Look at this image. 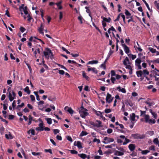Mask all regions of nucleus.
Returning a JSON list of instances; mask_svg holds the SVG:
<instances>
[{"instance_id":"nucleus-1","label":"nucleus","mask_w":159,"mask_h":159,"mask_svg":"<svg viewBox=\"0 0 159 159\" xmlns=\"http://www.w3.org/2000/svg\"><path fill=\"white\" fill-rule=\"evenodd\" d=\"M123 63L124 65L126 66L125 68L126 69H129L130 70L129 71V74H132V69L131 66H130V63L127 57H126L124 60Z\"/></svg>"},{"instance_id":"nucleus-2","label":"nucleus","mask_w":159,"mask_h":159,"mask_svg":"<svg viewBox=\"0 0 159 159\" xmlns=\"http://www.w3.org/2000/svg\"><path fill=\"white\" fill-rule=\"evenodd\" d=\"M46 50V51L43 52L45 57L48 59L49 58L51 59H52L53 58V55L51 50L48 48H47Z\"/></svg>"},{"instance_id":"nucleus-3","label":"nucleus","mask_w":159,"mask_h":159,"mask_svg":"<svg viewBox=\"0 0 159 159\" xmlns=\"http://www.w3.org/2000/svg\"><path fill=\"white\" fill-rule=\"evenodd\" d=\"M16 94L13 91H10L9 92L8 97L9 100L11 102L14 99H16Z\"/></svg>"},{"instance_id":"nucleus-4","label":"nucleus","mask_w":159,"mask_h":159,"mask_svg":"<svg viewBox=\"0 0 159 159\" xmlns=\"http://www.w3.org/2000/svg\"><path fill=\"white\" fill-rule=\"evenodd\" d=\"M83 110H80L79 113L80 114V116L83 118H85L87 116L88 113L87 112V110L86 109H84Z\"/></svg>"},{"instance_id":"nucleus-5","label":"nucleus","mask_w":159,"mask_h":159,"mask_svg":"<svg viewBox=\"0 0 159 159\" xmlns=\"http://www.w3.org/2000/svg\"><path fill=\"white\" fill-rule=\"evenodd\" d=\"M96 121L98 122V124L95 123L93 122H91L90 123V124L94 127H96L97 128H99L102 127V122L100 120H97Z\"/></svg>"},{"instance_id":"nucleus-6","label":"nucleus","mask_w":159,"mask_h":159,"mask_svg":"<svg viewBox=\"0 0 159 159\" xmlns=\"http://www.w3.org/2000/svg\"><path fill=\"white\" fill-rule=\"evenodd\" d=\"M132 136L135 139H143L145 137L144 135H140L138 134H132Z\"/></svg>"},{"instance_id":"nucleus-7","label":"nucleus","mask_w":159,"mask_h":159,"mask_svg":"<svg viewBox=\"0 0 159 159\" xmlns=\"http://www.w3.org/2000/svg\"><path fill=\"white\" fill-rule=\"evenodd\" d=\"M113 98V97L111 98V95L109 93H107L106 98V102L108 103H111L112 101Z\"/></svg>"},{"instance_id":"nucleus-8","label":"nucleus","mask_w":159,"mask_h":159,"mask_svg":"<svg viewBox=\"0 0 159 159\" xmlns=\"http://www.w3.org/2000/svg\"><path fill=\"white\" fill-rule=\"evenodd\" d=\"M119 137L120 138L122 139H125V141L123 143V144L124 145L127 144V143H128L130 141V140L126 138L125 137V136L124 135H120L119 136Z\"/></svg>"},{"instance_id":"nucleus-9","label":"nucleus","mask_w":159,"mask_h":159,"mask_svg":"<svg viewBox=\"0 0 159 159\" xmlns=\"http://www.w3.org/2000/svg\"><path fill=\"white\" fill-rule=\"evenodd\" d=\"M104 140L106 141L107 143L113 142L114 141V139L107 137H106L104 138Z\"/></svg>"},{"instance_id":"nucleus-10","label":"nucleus","mask_w":159,"mask_h":159,"mask_svg":"<svg viewBox=\"0 0 159 159\" xmlns=\"http://www.w3.org/2000/svg\"><path fill=\"white\" fill-rule=\"evenodd\" d=\"M88 67H89L88 66H87ZM90 71H92V72L96 74H97L98 73V71L94 67L93 68H90L88 67L87 69V71L89 72Z\"/></svg>"},{"instance_id":"nucleus-11","label":"nucleus","mask_w":159,"mask_h":159,"mask_svg":"<svg viewBox=\"0 0 159 159\" xmlns=\"http://www.w3.org/2000/svg\"><path fill=\"white\" fill-rule=\"evenodd\" d=\"M64 109L69 112L71 115L73 114L74 111L71 107H69L67 106L66 107L64 108Z\"/></svg>"},{"instance_id":"nucleus-12","label":"nucleus","mask_w":159,"mask_h":159,"mask_svg":"<svg viewBox=\"0 0 159 159\" xmlns=\"http://www.w3.org/2000/svg\"><path fill=\"white\" fill-rule=\"evenodd\" d=\"M122 46L124 48V50L125 52L127 54L129 53L130 52L129 47L125 44H122Z\"/></svg>"},{"instance_id":"nucleus-13","label":"nucleus","mask_w":159,"mask_h":159,"mask_svg":"<svg viewBox=\"0 0 159 159\" xmlns=\"http://www.w3.org/2000/svg\"><path fill=\"white\" fill-rule=\"evenodd\" d=\"M43 29L44 26L43 25V24L42 23H41L40 25V27H39L38 29V30L40 34H41L43 35L44 34V33L43 31Z\"/></svg>"},{"instance_id":"nucleus-14","label":"nucleus","mask_w":159,"mask_h":159,"mask_svg":"<svg viewBox=\"0 0 159 159\" xmlns=\"http://www.w3.org/2000/svg\"><path fill=\"white\" fill-rule=\"evenodd\" d=\"M124 154V152L117 150H116L114 152V155H115L122 156Z\"/></svg>"},{"instance_id":"nucleus-15","label":"nucleus","mask_w":159,"mask_h":159,"mask_svg":"<svg viewBox=\"0 0 159 159\" xmlns=\"http://www.w3.org/2000/svg\"><path fill=\"white\" fill-rule=\"evenodd\" d=\"M129 148L131 151H134L135 148V146L134 144H131L129 145Z\"/></svg>"},{"instance_id":"nucleus-16","label":"nucleus","mask_w":159,"mask_h":159,"mask_svg":"<svg viewBox=\"0 0 159 159\" xmlns=\"http://www.w3.org/2000/svg\"><path fill=\"white\" fill-rule=\"evenodd\" d=\"M5 136L6 138L7 139H12L13 138V136L10 132L8 134H5Z\"/></svg>"},{"instance_id":"nucleus-17","label":"nucleus","mask_w":159,"mask_h":159,"mask_svg":"<svg viewBox=\"0 0 159 159\" xmlns=\"http://www.w3.org/2000/svg\"><path fill=\"white\" fill-rule=\"evenodd\" d=\"M144 117L145 122L146 123L148 122L150 119L149 115H148L144 114Z\"/></svg>"},{"instance_id":"nucleus-18","label":"nucleus","mask_w":159,"mask_h":159,"mask_svg":"<svg viewBox=\"0 0 159 159\" xmlns=\"http://www.w3.org/2000/svg\"><path fill=\"white\" fill-rule=\"evenodd\" d=\"M98 63V61L97 60H93L89 61L88 63L87 64H97Z\"/></svg>"},{"instance_id":"nucleus-19","label":"nucleus","mask_w":159,"mask_h":159,"mask_svg":"<svg viewBox=\"0 0 159 159\" xmlns=\"http://www.w3.org/2000/svg\"><path fill=\"white\" fill-rule=\"evenodd\" d=\"M136 74L138 77H141L143 75V71L142 70L137 71L136 72Z\"/></svg>"},{"instance_id":"nucleus-20","label":"nucleus","mask_w":159,"mask_h":159,"mask_svg":"<svg viewBox=\"0 0 159 159\" xmlns=\"http://www.w3.org/2000/svg\"><path fill=\"white\" fill-rule=\"evenodd\" d=\"M82 75L84 78H85L87 80H89V77L86 75V73L84 71L82 72Z\"/></svg>"},{"instance_id":"nucleus-21","label":"nucleus","mask_w":159,"mask_h":159,"mask_svg":"<svg viewBox=\"0 0 159 159\" xmlns=\"http://www.w3.org/2000/svg\"><path fill=\"white\" fill-rule=\"evenodd\" d=\"M78 156L83 159H85L87 157L86 155L84 154H79Z\"/></svg>"},{"instance_id":"nucleus-22","label":"nucleus","mask_w":159,"mask_h":159,"mask_svg":"<svg viewBox=\"0 0 159 159\" xmlns=\"http://www.w3.org/2000/svg\"><path fill=\"white\" fill-rule=\"evenodd\" d=\"M95 112L96 113V115L98 116H100L101 117H103V116L102 114V113L99 111H95Z\"/></svg>"},{"instance_id":"nucleus-23","label":"nucleus","mask_w":159,"mask_h":159,"mask_svg":"<svg viewBox=\"0 0 159 159\" xmlns=\"http://www.w3.org/2000/svg\"><path fill=\"white\" fill-rule=\"evenodd\" d=\"M76 146L79 149H81L82 148V146L81 144V142L79 141H77Z\"/></svg>"},{"instance_id":"nucleus-24","label":"nucleus","mask_w":159,"mask_h":159,"mask_svg":"<svg viewBox=\"0 0 159 159\" xmlns=\"http://www.w3.org/2000/svg\"><path fill=\"white\" fill-rule=\"evenodd\" d=\"M156 122V120H155L151 119H150L149 120V121L148 122L149 124H154Z\"/></svg>"},{"instance_id":"nucleus-25","label":"nucleus","mask_w":159,"mask_h":159,"mask_svg":"<svg viewBox=\"0 0 159 159\" xmlns=\"http://www.w3.org/2000/svg\"><path fill=\"white\" fill-rule=\"evenodd\" d=\"M135 115L134 113H133L132 115L130 116L131 120L132 121H134L135 120Z\"/></svg>"},{"instance_id":"nucleus-26","label":"nucleus","mask_w":159,"mask_h":159,"mask_svg":"<svg viewBox=\"0 0 159 159\" xmlns=\"http://www.w3.org/2000/svg\"><path fill=\"white\" fill-rule=\"evenodd\" d=\"M103 21L107 22H110L111 20V19L110 17H109L108 19L106 17H103Z\"/></svg>"},{"instance_id":"nucleus-27","label":"nucleus","mask_w":159,"mask_h":159,"mask_svg":"<svg viewBox=\"0 0 159 159\" xmlns=\"http://www.w3.org/2000/svg\"><path fill=\"white\" fill-rule=\"evenodd\" d=\"M24 91L26 92L27 93L29 94L30 93V91L29 90V88L28 86H26L25 88L24 89Z\"/></svg>"},{"instance_id":"nucleus-28","label":"nucleus","mask_w":159,"mask_h":159,"mask_svg":"<svg viewBox=\"0 0 159 159\" xmlns=\"http://www.w3.org/2000/svg\"><path fill=\"white\" fill-rule=\"evenodd\" d=\"M31 133V134L33 135H35V131L34 129H30L29 130L28 132V133L29 134H30V133Z\"/></svg>"},{"instance_id":"nucleus-29","label":"nucleus","mask_w":159,"mask_h":159,"mask_svg":"<svg viewBox=\"0 0 159 159\" xmlns=\"http://www.w3.org/2000/svg\"><path fill=\"white\" fill-rule=\"evenodd\" d=\"M46 120H47V123L49 124L50 125L52 124V120L51 118H47L45 119Z\"/></svg>"},{"instance_id":"nucleus-30","label":"nucleus","mask_w":159,"mask_h":159,"mask_svg":"<svg viewBox=\"0 0 159 159\" xmlns=\"http://www.w3.org/2000/svg\"><path fill=\"white\" fill-rule=\"evenodd\" d=\"M148 49L152 53H154L157 52L156 49L152 48H149Z\"/></svg>"},{"instance_id":"nucleus-31","label":"nucleus","mask_w":159,"mask_h":159,"mask_svg":"<svg viewBox=\"0 0 159 159\" xmlns=\"http://www.w3.org/2000/svg\"><path fill=\"white\" fill-rule=\"evenodd\" d=\"M25 104L24 102H22L21 105H18L16 107V109L18 110L20 109V107H22L24 106Z\"/></svg>"},{"instance_id":"nucleus-32","label":"nucleus","mask_w":159,"mask_h":159,"mask_svg":"<svg viewBox=\"0 0 159 159\" xmlns=\"http://www.w3.org/2000/svg\"><path fill=\"white\" fill-rule=\"evenodd\" d=\"M27 7L26 6H25L24 7V9H23L24 12L25 14V15H27L28 14V11H27Z\"/></svg>"},{"instance_id":"nucleus-33","label":"nucleus","mask_w":159,"mask_h":159,"mask_svg":"<svg viewBox=\"0 0 159 159\" xmlns=\"http://www.w3.org/2000/svg\"><path fill=\"white\" fill-rule=\"evenodd\" d=\"M154 4L157 8L159 10V3L157 2V1H154Z\"/></svg>"},{"instance_id":"nucleus-34","label":"nucleus","mask_w":159,"mask_h":159,"mask_svg":"<svg viewBox=\"0 0 159 159\" xmlns=\"http://www.w3.org/2000/svg\"><path fill=\"white\" fill-rule=\"evenodd\" d=\"M141 62L140 58H137L135 61V64H140Z\"/></svg>"},{"instance_id":"nucleus-35","label":"nucleus","mask_w":159,"mask_h":159,"mask_svg":"<svg viewBox=\"0 0 159 159\" xmlns=\"http://www.w3.org/2000/svg\"><path fill=\"white\" fill-rule=\"evenodd\" d=\"M153 142L155 144H159V140L157 138L153 140Z\"/></svg>"},{"instance_id":"nucleus-36","label":"nucleus","mask_w":159,"mask_h":159,"mask_svg":"<svg viewBox=\"0 0 159 159\" xmlns=\"http://www.w3.org/2000/svg\"><path fill=\"white\" fill-rule=\"evenodd\" d=\"M125 14L126 16H131V14L130 12L128 11L126 9L125 10Z\"/></svg>"},{"instance_id":"nucleus-37","label":"nucleus","mask_w":159,"mask_h":159,"mask_svg":"<svg viewBox=\"0 0 159 159\" xmlns=\"http://www.w3.org/2000/svg\"><path fill=\"white\" fill-rule=\"evenodd\" d=\"M128 55L129 57H130V56H131V57L132 60H134L136 57V56L135 55L129 54H128Z\"/></svg>"},{"instance_id":"nucleus-38","label":"nucleus","mask_w":159,"mask_h":159,"mask_svg":"<svg viewBox=\"0 0 159 159\" xmlns=\"http://www.w3.org/2000/svg\"><path fill=\"white\" fill-rule=\"evenodd\" d=\"M150 112L152 114L153 116L156 119L157 118V114L155 113L152 112V110H150Z\"/></svg>"},{"instance_id":"nucleus-39","label":"nucleus","mask_w":159,"mask_h":159,"mask_svg":"<svg viewBox=\"0 0 159 159\" xmlns=\"http://www.w3.org/2000/svg\"><path fill=\"white\" fill-rule=\"evenodd\" d=\"M142 1L145 4L146 6H147V7L148 8V9L151 11L150 9L149 8V5L148 3L146 2V1L145 0H142Z\"/></svg>"},{"instance_id":"nucleus-40","label":"nucleus","mask_w":159,"mask_h":159,"mask_svg":"<svg viewBox=\"0 0 159 159\" xmlns=\"http://www.w3.org/2000/svg\"><path fill=\"white\" fill-rule=\"evenodd\" d=\"M149 151L147 150H143V151H142V153L143 154H147V153H148L149 152Z\"/></svg>"},{"instance_id":"nucleus-41","label":"nucleus","mask_w":159,"mask_h":159,"mask_svg":"<svg viewBox=\"0 0 159 159\" xmlns=\"http://www.w3.org/2000/svg\"><path fill=\"white\" fill-rule=\"evenodd\" d=\"M70 151V153L72 154H77L78 152L75 150H69Z\"/></svg>"},{"instance_id":"nucleus-42","label":"nucleus","mask_w":159,"mask_h":159,"mask_svg":"<svg viewBox=\"0 0 159 159\" xmlns=\"http://www.w3.org/2000/svg\"><path fill=\"white\" fill-rule=\"evenodd\" d=\"M32 154L34 156H39L41 154L40 152H32Z\"/></svg>"},{"instance_id":"nucleus-43","label":"nucleus","mask_w":159,"mask_h":159,"mask_svg":"<svg viewBox=\"0 0 159 159\" xmlns=\"http://www.w3.org/2000/svg\"><path fill=\"white\" fill-rule=\"evenodd\" d=\"M87 134H88V133L84 131H82L81 132V136H83L84 135H86Z\"/></svg>"},{"instance_id":"nucleus-44","label":"nucleus","mask_w":159,"mask_h":159,"mask_svg":"<svg viewBox=\"0 0 159 159\" xmlns=\"http://www.w3.org/2000/svg\"><path fill=\"white\" fill-rule=\"evenodd\" d=\"M93 142H97L98 144H99L100 143V140L99 139H97L96 138H95L93 140Z\"/></svg>"},{"instance_id":"nucleus-45","label":"nucleus","mask_w":159,"mask_h":159,"mask_svg":"<svg viewBox=\"0 0 159 159\" xmlns=\"http://www.w3.org/2000/svg\"><path fill=\"white\" fill-rule=\"evenodd\" d=\"M100 67L101 68H103L104 69H106V64L103 63V64H102L100 65Z\"/></svg>"},{"instance_id":"nucleus-46","label":"nucleus","mask_w":159,"mask_h":159,"mask_svg":"<svg viewBox=\"0 0 159 159\" xmlns=\"http://www.w3.org/2000/svg\"><path fill=\"white\" fill-rule=\"evenodd\" d=\"M44 151L46 152H49L50 154H52V150L50 149H45Z\"/></svg>"},{"instance_id":"nucleus-47","label":"nucleus","mask_w":159,"mask_h":159,"mask_svg":"<svg viewBox=\"0 0 159 159\" xmlns=\"http://www.w3.org/2000/svg\"><path fill=\"white\" fill-rule=\"evenodd\" d=\"M16 103V101L14 100L12 104V107L14 110V109L15 107L16 106V105L15 104Z\"/></svg>"},{"instance_id":"nucleus-48","label":"nucleus","mask_w":159,"mask_h":159,"mask_svg":"<svg viewBox=\"0 0 159 159\" xmlns=\"http://www.w3.org/2000/svg\"><path fill=\"white\" fill-rule=\"evenodd\" d=\"M152 62L153 63H156L159 64V58L152 61Z\"/></svg>"},{"instance_id":"nucleus-49","label":"nucleus","mask_w":159,"mask_h":159,"mask_svg":"<svg viewBox=\"0 0 159 159\" xmlns=\"http://www.w3.org/2000/svg\"><path fill=\"white\" fill-rule=\"evenodd\" d=\"M143 72L144 75H148L149 74V72L147 70H143Z\"/></svg>"},{"instance_id":"nucleus-50","label":"nucleus","mask_w":159,"mask_h":159,"mask_svg":"<svg viewBox=\"0 0 159 159\" xmlns=\"http://www.w3.org/2000/svg\"><path fill=\"white\" fill-rule=\"evenodd\" d=\"M14 118V116L12 115H10L9 116L8 119L9 120H12Z\"/></svg>"},{"instance_id":"nucleus-51","label":"nucleus","mask_w":159,"mask_h":159,"mask_svg":"<svg viewBox=\"0 0 159 159\" xmlns=\"http://www.w3.org/2000/svg\"><path fill=\"white\" fill-rule=\"evenodd\" d=\"M111 109H106L105 110V112L106 113H109L111 112Z\"/></svg>"},{"instance_id":"nucleus-52","label":"nucleus","mask_w":159,"mask_h":159,"mask_svg":"<svg viewBox=\"0 0 159 159\" xmlns=\"http://www.w3.org/2000/svg\"><path fill=\"white\" fill-rule=\"evenodd\" d=\"M53 132L55 134H57L59 132V130L58 129H54L53 130Z\"/></svg>"},{"instance_id":"nucleus-53","label":"nucleus","mask_w":159,"mask_h":159,"mask_svg":"<svg viewBox=\"0 0 159 159\" xmlns=\"http://www.w3.org/2000/svg\"><path fill=\"white\" fill-rule=\"evenodd\" d=\"M66 139L68 140L70 142L72 141V140L70 136H67Z\"/></svg>"},{"instance_id":"nucleus-54","label":"nucleus","mask_w":159,"mask_h":159,"mask_svg":"<svg viewBox=\"0 0 159 159\" xmlns=\"http://www.w3.org/2000/svg\"><path fill=\"white\" fill-rule=\"evenodd\" d=\"M27 17L28 18V20L29 21H30L31 19H32V18L30 16V15L29 14H27Z\"/></svg>"},{"instance_id":"nucleus-55","label":"nucleus","mask_w":159,"mask_h":159,"mask_svg":"<svg viewBox=\"0 0 159 159\" xmlns=\"http://www.w3.org/2000/svg\"><path fill=\"white\" fill-rule=\"evenodd\" d=\"M117 148L118 150L120 151H121V152H124V149L121 147Z\"/></svg>"},{"instance_id":"nucleus-56","label":"nucleus","mask_w":159,"mask_h":159,"mask_svg":"<svg viewBox=\"0 0 159 159\" xmlns=\"http://www.w3.org/2000/svg\"><path fill=\"white\" fill-rule=\"evenodd\" d=\"M149 149L150 150L155 151V146L154 145H152L150 147Z\"/></svg>"},{"instance_id":"nucleus-57","label":"nucleus","mask_w":159,"mask_h":159,"mask_svg":"<svg viewBox=\"0 0 159 159\" xmlns=\"http://www.w3.org/2000/svg\"><path fill=\"white\" fill-rule=\"evenodd\" d=\"M78 19L80 21V23L81 24L83 23L82 21V17L81 16H80L78 17Z\"/></svg>"},{"instance_id":"nucleus-58","label":"nucleus","mask_w":159,"mask_h":159,"mask_svg":"<svg viewBox=\"0 0 159 159\" xmlns=\"http://www.w3.org/2000/svg\"><path fill=\"white\" fill-rule=\"evenodd\" d=\"M20 30L22 32H23L26 29L23 27H21L20 28Z\"/></svg>"},{"instance_id":"nucleus-59","label":"nucleus","mask_w":159,"mask_h":159,"mask_svg":"<svg viewBox=\"0 0 159 159\" xmlns=\"http://www.w3.org/2000/svg\"><path fill=\"white\" fill-rule=\"evenodd\" d=\"M59 72L60 74L62 75H63L65 74V72L63 70H59Z\"/></svg>"},{"instance_id":"nucleus-60","label":"nucleus","mask_w":159,"mask_h":159,"mask_svg":"<svg viewBox=\"0 0 159 159\" xmlns=\"http://www.w3.org/2000/svg\"><path fill=\"white\" fill-rule=\"evenodd\" d=\"M30 98H31V100L32 101H35V98L33 95H30Z\"/></svg>"},{"instance_id":"nucleus-61","label":"nucleus","mask_w":159,"mask_h":159,"mask_svg":"<svg viewBox=\"0 0 159 159\" xmlns=\"http://www.w3.org/2000/svg\"><path fill=\"white\" fill-rule=\"evenodd\" d=\"M57 139L58 140H61L62 139L61 137V136L57 135L56 137Z\"/></svg>"},{"instance_id":"nucleus-62","label":"nucleus","mask_w":159,"mask_h":159,"mask_svg":"<svg viewBox=\"0 0 159 159\" xmlns=\"http://www.w3.org/2000/svg\"><path fill=\"white\" fill-rule=\"evenodd\" d=\"M50 141L53 144V145L56 146V144L55 142L52 139H50Z\"/></svg>"},{"instance_id":"nucleus-63","label":"nucleus","mask_w":159,"mask_h":159,"mask_svg":"<svg viewBox=\"0 0 159 159\" xmlns=\"http://www.w3.org/2000/svg\"><path fill=\"white\" fill-rule=\"evenodd\" d=\"M112 132V130L111 129H108L107 130V133L108 134H111Z\"/></svg>"},{"instance_id":"nucleus-64","label":"nucleus","mask_w":159,"mask_h":159,"mask_svg":"<svg viewBox=\"0 0 159 159\" xmlns=\"http://www.w3.org/2000/svg\"><path fill=\"white\" fill-rule=\"evenodd\" d=\"M111 76H113L116 75L115 72L114 70H112L111 71Z\"/></svg>"}]
</instances>
